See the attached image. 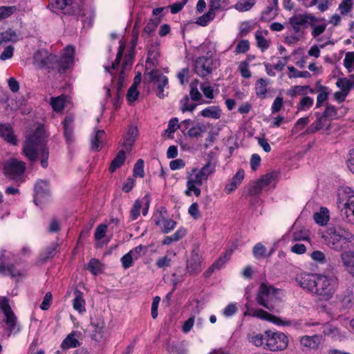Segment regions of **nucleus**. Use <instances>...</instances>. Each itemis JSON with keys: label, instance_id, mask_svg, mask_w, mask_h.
I'll use <instances>...</instances> for the list:
<instances>
[{"label": "nucleus", "instance_id": "nucleus-37", "mask_svg": "<svg viewBox=\"0 0 354 354\" xmlns=\"http://www.w3.org/2000/svg\"><path fill=\"white\" fill-rule=\"evenodd\" d=\"M350 78L353 80V82H351V80L344 77L339 78L336 82L337 86L342 91L346 92L348 95L354 86V75H351Z\"/></svg>", "mask_w": 354, "mask_h": 354}, {"label": "nucleus", "instance_id": "nucleus-34", "mask_svg": "<svg viewBox=\"0 0 354 354\" xmlns=\"http://www.w3.org/2000/svg\"><path fill=\"white\" fill-rule=\"evenodd\" d=\"M315 221L319 225H325L329 221V212L326 207H322L318 212L313 215Z\"/></svg>", "mask_w": 354, "mask_h": 354}, {"label": "nucleus", "instance_id": "nucleus-55", "mask_svg": "<svg viewBox=\"0 0 354 354\" xmlns=\"http://www.w3.org/2000/svg\"><path fill=\"white\" fill-rule=\"evenodd\" d=\"M326 119L330 118L331 120L337 119V109L329 104H327L324 111L322 113Z\"/></svg>", "mask_w": 354, "mask_h": 354}, {"label": "nucleus", "instance_id": "nucleus-28", "mask_svg": "<svg viewBox=\"0 0 354 354\" xmlns=\"http://www.w3.org/2000/svg\"><path fill=\"white\" fill-rule=\"evenodd\" d=\"M75 297L73 300V308L80 313L86 312V301L84 299V294L80 290L76 289L74 291Z\"/></svg>", "mask_w": 354, "mask_h": 354}, {"label": "nucleus", "instance_id": "nucleus-30", "mask_svg": "<svg viewBox=\"0 0 354 354\" xmlns=\"http://www.w3.org/2000/svg\"><path fill=\"white\" fill-rule=\"evenodd\" d=\"M316 120L308 127L306 132L308 133H315L321 130L326 124V118L320 113H315Z\"/></svg>", "mask_w": 354, "mask_h": 354}, {"label": "nucleus", "instance_id": "nucleus-41", "mask_svg": "<svg viewBox=\"0 0 354 354\" xmlns=\"http://www.w3.org/2000/svg\"><path fill=\"white\" fill-rule=\"evenodd\" d=\"M201 115L205 118L218 119L221 117V111L217 106H208L201 111Z\"/></svg>", "mask_w": 354, "mask_h": 354}, {"label": "nucleus", "instance_id": "nucleus-63", "mask_svg": "<svg viewBox=\"0 0 354 354\" xmlns=\"http://www.w3.org/2000/svg\"><path fill=\"white\" fill-rule=\"evenodd\" d=\"M147 250V247L140 245L133 249L131 250L129 252L136 260H138L142 255H143Z\"/></svg>", "mask_w": 354, "mask_h": 354}, {"label": "nucleus", "instance_id": "nucleus-52", "mask_svg": "<svg viewBox=\"0 0 354 354\" xmlns=\"http://www.w3.org/2000/svg\"><path fill=\"white\" fill-rule=\"evenodd\" d=\"M17 10L16 6H0V21L10 17Z\"/></svg>", "mask_w": 354, "mask_h": 354}, {"label": "nucleus", "instance_id": "nucleus-38", "mask_svg": "<svg viewBox=\"0 0 354 354\" xmlns=\"http://www.w3.org/2000/svg\"><path fill=\"white\" fill-rule=\"evenodd\" d=\"M19 37L17 32L11 28L0 31V44L3 42L18 41Z\"/></svg>", "mask_w": 354, "mask_h": 354}, {"label": "nucleus", "instance_id": "nucleus-46", "mask_svg": "<svg viewBox=\"0 0 354 354\" xmlns=\"http://www.w3.org/2000/svg\"><path fill=\"white\" fill-rule=\"evenodd\" d=\"M215 17V12L209 9L208 12L198 18L196 24L201 26H206L208 23Z\"/></svg>", "mask_w": 354, "mask_h": 354}, {"label": "nucleus", "instance_id": "nucleus-32", "mask_svg": "<svg viewBox=\"0 0 354 354\" xmlns=\"http://www.w3.org/2000/svg\"><path fill=\"white\" fill-rule=\"evenodd\" d=\"M24 271L20 269H17L14 265H7L4 263H0V274L3 276H10L12 277H19L23 274Z\"/></svg>", "mask_w": 354, "mask_h": 354}, {"label": "nucleus", "instance_id": "nucleus-25", "mask_svg": "<svg viewBox=\"0 0 354 354\" xmlns=\"http://www.w3.org/2000/svg\"><path fill=\"white\" fill-rule=\"evenodd\" d=\"M137 135L138 129L136 127L131 126L128 128L125 135L123 137L122 142V146L126 149V150H131Z\"/></svg>", "mask_w": 354, "mask_h": 354}, {"label": "nucleus", "instance_id": "nucleus-16", "mask_svg": "<svg viewBox=\"0 0 354 354\" xmlns=\"http://www.w3.org/2000/svg\"><path fill=\"white\" fill-rule=\"evenodd\" d=\"M149 81L153 82L156 85V95L160 98H163L164 88L168 84V78L158 70H152L148 73Z\"/></svg>", "mask_w": 354, "mask_h": 354}, {"label": "nucleus", "instance_id": "nucleus-9", "mask_svg": "<svg viewBox=\"0 0 354 354\" xmlns=\"http://www.w3.org/2000/svg\"><path fill=\"white\" fill-rule=\"evenodd\" d=\"M277 299L276 290L271 286L265 283L261 284L257 297L258 304L270 311L274 312V301Z\"/></svg>", "mask_w": 354, "mask_h": 354}, {"label": "nucleus", "instance_id": "nucleus-8", "mask_svg": "<svg viewBox=\"0 0 354 354\" xmlns=\"http://www.w3.org/2000/svg\"><path fill=\"white\" fill-rule=\"evenodd\" d=\"M220 60L212 57L201 56L194 62V72L202 78H205L220 66Z\"/></svg>", "mask_w": 354, "mask_h": 354}, {"label": "nucleus", "instance_id": "nucleus-19", "mask_svg": "<svg viewBox=\"0 0 354 354\" xmlns=\"http://www.w3.org/2000/svg\"><path fill=\"white\" fill-rule=\"evenodd\" d=\"M309 19L310 14L295 15L288 19L287 24L291 26L295 33H299L302 28L308 26Z\"/></svg>", "mask_w": 354, "mask_h": 354}, {"label": "nucleus", "instance_id": "nucleus-24", "mask_svg": "<svg viewBox=\"0 0 354 354\" xmlns=\"http://www.w3.org/2000/svg\"><path fill=\"white\" fill-rule=\"evenodd\" d=\"M202 257L196 252H192L190 259L187 262V269L190 274H195L201 271Z\"/></svg>", "mask_w": 354, "mask_h": 354}, {"label": "nucleus", "instance_id": "nucleus-62", "mask_svg": "<svg viewBox=\"0 0 354 354\" xmlns=\"http://www.w3.org/2000/svg\"><path fill=\"white\" fill-rule=\"evenodd\" d=\"M179 128H180V126L178 119L177 118H173L169 121L168 127L165 130V133H168L169 136H171Z\"/></svg>", "mask_w": 354, "mask_h": 354}, {"label": "nucleus", "instance_id": "nucleus-18", "mask_svg": "<svg viewBox=\"0 0 354 354\" xmlns=\"http://www.w3.org/2000/svg\"><path fill=\"white\" fill-rule=\"evenodd\" d=\"M275 176L274 173H269L263 176L250 187L249 194L252 196L260 194L265 187L271 184L274 180Z\"/></svg>", "mask_w": 354, "mask_h": 354}, {"label": "nucleus", "instance_id": "nucleus-35", "mask_svg": "<svg viewBox=\"0 0 354 354\" xmlns=\"http://www.w3.org/2000/svg\"><path fill=\"white\" fill-rule=\"evenodd\" d=\"M234 249L229 248L224 253L223 256L221 257L212 266L209 268V272H213L215 269H220L225 263L230 259Z\"/></svg>", "mask_w": 354, "mask_h": 354}, {"label": "nucleus", "instance_id": "nucleus-12", "mask_svg": "<svg viewBox=\"0 0 354 354\" xmlns=\"http://www.w3.org/2000/svg\"><path fill=\"white\" fill-rule=\"evenodd\" d=\"M57 57L45 50H39L33 56V64L39 69L55 68Z\"/></svg>", "mask_w": 354, "mask_h": 354}, {"label": "nucleus", "instance_id": "nucleus-22", "mask_svg": "<svg viewBox=\"0 0 354 354\" xmlns=\"http://www.w3.org/2000/svg\"><path fill=\"white\" fill-rule=\"evenodd\" d=\"M74 121L75 117L72 115H69L65 117L63 122L64 134L68 144H71L75 141Z\"/></svg>", "mask_w": 354, "mask_h": 354}, {"label": "nucleus", "instance_id": "nucleus-48", "mask_svg": "<svg viewBox=\"0 0 354 354\" xmlns=\"http://www.w3.org/2000/svg\"><path fill=\"white\" fill-rule=\"evenodd\" d=\"M266 248L261 243H258L253 247L252 254L257 259H263L266 257Z\"/></svg>", "mask_w": 354, "mask_h": 354}, {"label": "nucleus", "instance_id": "nucleus-64", "mask_svg": "<svg viewBox=\"0 0 354 354\" xmlns=\"http://www.w3.org/2000/svg\"><path fill=\"white\" fill-rule=\"evenodd\" d=\"M250 49V42L248 40H241L236 45L235 53L236 54L245 53Z\"/></svg>", "mask_w": 354, "mask_h": 354}, {"label": "nucleus", "instance_id": "nucleus-47", "mask_svg": "<svg viewBox=\"0 0 354 354\" xmlns=\"http://www.w3.org/2000/svg\"><path fill=\"white\" fill-rule=\"evenodd\" d=\"M308 88H309L308 86H294L287 91V95L291 97H295L297 95H304Z\"/></svg>", "mask_w": 354, "mask_h": 354}, {"label": "nucleus", "instance_id": "nucleus-54", "mask_svg": "<svg viewBox=\"0 0 354 354\" xmlns=\"http://www.w3.org/2000/svg\"><path fill=\"white\" fill-rule=\"evenodd\" d=\"M288 69L290 71V73H292L291 75H289L290 78H293V77H295H295L309 78L311 77V75L308 71H299L297 70L292 66H288Z\"/></svg>", "mask_w": 354, "mask_h": 354}, {"label": "nucleus", "instance_id": "nucleus-45", "mask_svg": "<svg viewBox=\"0 0 354 354\" xmlns=\"http://www.w3.org/2000/svg\"><path fill=\"white\" fill-rule=\"evenodd\" d=\"M318 95L317 97L316 108L321 106L322 104L325 102L329 95L328 88L324 86H320L318 88Z\"/></svg>", "mask_w": 354, "mask_h": 354}, {"label": "nucleus", "instance_id": "nucleus-40", "mask_svg": "<svg viewBox=\"0 0 354 354\" xmlns=\"http://www.w3.org/2000/svg\"><path fill=\"white\" fill-rule=\"evenodd\" d=\"M80 345L79 341L75 338L73 333H70L63 340L61 344V347L64 350H66L71 348H75Z\"/></svg>", "mask_w": 354, "mask_h": 354}, {"label": "nucleus", "instance_id": "nucleus-26", "mask_svg": "<svg viewBox=\"0 0 354 354\" xmlns=\"http://www.w3.org/2000/svg\"><path fill=\"white\" fill-rule=\"evenodd\" d=\"M244 178V171L239 169L231 179L230 182L225 185L224 191L229 194L234 191Z\"/></svg>", "mask_w": 354, "mask_h": 354}, {"label": "nucleus", "instance_id": "nucleus-57", "mask_svg": "<svg viewBox=\"0 0 354 354\" xmlns=\"http://www.w3.org/2000/svg\"><path fill=\"white\" fill-rule=\"evenodd\" d=\"M205 131V128L203 124H197L195 127L190 128L187 131V136L191 138H198Z\"/></svg>", "mask_w": 354, "mask_h": 354}, {"label": "nucleus", "instance_id": "nucleus-49", "mask_svg": "<svg viewBox=\"0 0 354 354\" xmlns=\"http://www.w3.org/2000/svg\"><path fill=\"white\" fill-rule=\"evenodd\" d=\"M161 21V18L160 17H154L149 21L147 26L145 27L144 32L148 35L153 32L158 24Z\"/></svg>", "mask_w": 354, "mask_h": 354}, {"label": "nucleus", "instance_id": "nucleus-4", "mask_svg": "<svg viewBox=\"0 0 354 354\" xmlns=\"http://www.w3.org/2000/svg\"><path fill=\"white\" fill-rule=\"evenodd\" d=\"M317 283L314 295L322 300L328 301L337 291L339 280L335 276L319 274Z\"/></svg>", "mask_w": 354, "mask_h": 354}, {"label": "nucleus", "instance_id": "nucleus-21", "mask_svg": "<svg viewBox=\"0 0 354 354\" xmlns=\"http://www.w3.org/2000/svg\"><path fill=\"white\" fill-rule=\"evenodd\" d=\"M322 336L320 335H304L300 337L299 343L304 351L317 349L322 342Z\"/></svg>", "mask_w": 354, "mask_h": 354}, {"label": "nucleus", "instance_id": "nucleus-1", "mask_svg": "<svg viewBox=\"0 0 354 354\" xmlns=\"http://www.w3.org/2000/svg\"><path fill=\"white\" fill-rule=\"evenodd\" d=\"M48 135L42 126H39L34 132L28 134L24 142L22 153L31 162H35L39 157L44 168L48 167L49 156L46 147Z\"/></svg>", "mask_w": 354, "mask_h": 354}, {"label": "nucleus", "instance_id": "nucleus-6", "mask_svg": "<svg viewBox=\"0 0 354 354\" xmlns=\"http://www.w3.org/2000/svg\"><path fill=\"white\" fill-rule=\"evenodd\" d=\"M266 334H267L266 350L278 352L284 351L288 348L289 339L285 333L268 330H266Z\"/></svg>", "mask_w": 354, "mask_h": 354}, {"label": "nucleus", "instance_id": "nucleus-60", "mask_svg": "<svg viewBox=\"0 0 354 354\" xmlns=\"http://www.w3.org/2000/svg\"><path fill=\"white\" fill-rule=\"evenodd\" d=\"M314 100L309 97V96H305L303 97L298 105V109L299 110L306 111L309 109L313 104Z\"/></svg>", "mask_w": 354, "mask_h": 354}, {"label": "nucleus", "instance_id": "nucleus-39", "mask_svg": "<svg viewBox=\"0 0 354 354\" xmlns=\"http://www.w3.org/2000/svg\"><path fill=\"white\" fill-rule=\"evenodd\" d=\"M126 155L124 150H120L115 158L112 160L110 165L111 172H114L118 168L120 167L124 162Z\"/></svg>", "mask_w": 354, "mask_h": 354}, {"label": "nucleus", "instance_id": "nucleus-11", "mask_svg": "<svg viewBox=\"0 0 354 354\" xmlns=\"http://www.w3.org/2000/svg\"><path fill=\"white\" fill-rule=\"evenodd\" d=\"M26 169V163L15 158L8 160L3 166L4 174L15 180H21Z\"/></svg>", "mask_w": 354, "mask_h": 354}, {"label": "nucleus", "instance_id": "nucleus-23", "mask_svg": "<svg viewBox=\"0 0 354 354\" xmlns=\"http://www.w3.org/2000/svg\"><path fill=\"white\" fill-rule=\"evenodd\" d=\"M340 259L345 270L354 277V250H344L340 254Z\"/></svg>", "mask_w": 354, "mask_h": 354}, {"label": "nucleus", "instance_id": "nucleus-36", "mask_svg": "<svg viewBox=\"0 0 354 354\" xmlns=\"http://www.w3.org/2000/svg\"><path fill=\"white\" fill-rule=\"evenodd\" d=\"M0 137L8 142L15 145L17 140L10 126L0 125Z\"/></svg>", "mask_w": 354, "mask_h": 354}, {"label": "nucleus", "instance_id": "nucleus-43", "mask_svg": "<svg viewBox=\"0 0 354 354\" xmlns=\"http://www.w3.org/2000/svg\"><path fill=\"white\" fill-rule=\"evenodd\" d=\"M180 111L183 113L186 111L192 112L196 107L197 104L192 102L188 95H185L180 101Z\"/></svg>", "mask_w": 354, "mask_h": 354}, {"label": "nucleus", "instance_id": "nucleus-58", "mask_svg": "<svg viewBox=\"0 0 354 354\" xmlns=\"http://www.w3.org/2000/svg\"><path fill=\"white\" fill-rule=\"evenodd\" d=\"M344 65L349 73L354 71V52H348L346 54Z\"/></svg>", "mask_w": 354, "mask_h": 354}, {"label": "nucleus", "instance_id": "nucleus-27", "mask_svg": "<svg viewBox=\"0 0 354 354\" xmlns=\"http://www.w3.org/2000/svg\"><path fill=\"white\" fill-rule=\"evenodd\" d=\"M270 84L269 80L260 78L255 83L254 90L257 96L261 99H265L267 97L268 86Z\"/></svg>", "mask_w": 354, "mask_h": 354}, {"label": "nucleus", "instance_id": "nucleus-3", "mask_svg": "<svg viewBox=\"0 0 354 354\" xmlns=\"http://www.w3.org/2000/svg\"><path fill=\"white\" fill-rule=\"evenodd\" d=\"M337 203L344 220L354 225V190L349 187L339 189Z\"/></svg>", "mask_w": 354, "mask_h": 354}, {"label": "nucleus", "instance_id": "nucleus-20", "mask_svg": "<svg viewBox=\"0 0 354 354\" xmlns=\"http://www.w3.org/2000/svg\"><path fill=\"white\" fill-rule=\"evenodd\" d=\"M153 218L155 225L160 227L161 231L165 234L170 232L176 225V223L174 220L165 218L161 212L154 214Z\"/></svg>", "mask_w": 354, "mask_h": 354}, {"label": "nucleus", "instance_id": "nucleus-61", "mask_svg": "<svg viewBox=\"0 0 354 354\" xmlns=\"http://www.w3.org/2000/svg\"><path fill=\"white\" fill-rule=\"evenodd\" d=\"M215 171V167L210 162H207L198 171L206 178L207 180L209 176L213 174Z\"/></svg>", "mask_w": 354, "mask_h": 354}, {"label": "nucleus", "instance_id": "nucleus-31", "mask_svg": "<svg viewBox=\"0 0 354 354\" xmlns=\"http://www.w3.org/2000/svg\"><path fill=\"white\" fill-rule=\"evenodd\" d=\"M248 339L250 343L257 347L263 346L266 349V344L267 340V334L266 331L263 334L252 333L248 335Z\"/></svg>", "mask_w": 354, "mask_h": 354}, {"label": "nucleus", "instance_id": "nucleus-50", "mask_svg": "<svg viewBox=\"0 0 354 354\" xmlns=\"http://www.w3.org/2000/svg\"><path fill=\"white\" fill-rule=\"evenodd\" d=\"M73 64V60L62 55L60 59H57V62L55 64V68H57L59 71H61V70L64 71L70 68Z\"/></svg>", "mask_w": 354, "mask_h": 354}, {"label": "nucleus", "instance_id": "nucleus-29", "mask_svg": "<svg viewBox=\"0 0 354 354\" xmlns=\"http://www.w3.org/2000/svg\"><path fill=\"white\" fill-rule=\"evenodd\" d=\"M35 202L37 205L38 202H41V198L48 194V189L46 181L40 180L37 182L35 186Z\"/></svg>", "mask_w": 354, "mask_h": 354}, {"label": "nucleus", "instance_id": "nucleus-17", "mask_svg": "<svg viewBox=\"0 0 354 354\" xmlns=\"http://www.w3.org/2000/svg\"><path fill=\"white\" fill-rule=\"evenodd\" d=\"M91 326L93 328L91 338L95 342H100L104 338L105 323L100 315H94L91 317Z\"/></svg>", "mask_w": 354, "mask_h": 354}, {"label": "nucleus", "instance_id": "nucleus-42", "mask_svg": "<svg viewBox=\"0 0 354 354\" xmlns=\"http://www.w3.org/2000/svg\"><path fill=\"white\" fill-rule=\"evenodd\" d=\"M255 3V0H239L234 6V8L239 12H246L250 10Z\"/></svg>", "mask_w": 354, "mask_h": 354}, {"label": "nucleus", "instance_id": "nucleus-10", "mask_svg": "<svg viewBox=\"0 0 354 354\" xmlns=\"http://www.w3.org/2000/svg\"><path fill=\"white\" fill-rule=\"evenodd\" d=\"M187 189L185 191V194L190 196L193 192L196 196H199L201 195V189L198 187L207 181L206 178L198 171V169L196 168L192 169L187 174Z\"/></svg>", "mask_w": 354, "mask_h": 354}, {"label": "nucleus", "instance_id": "nucleus-33", "mask_svg": "<svg viewBox=\"0 0 354 354\" xmlns=\"http://www.w3.org/2000/svg\"><path fill=\"white\" fill-rule=\"evenodd\" d=\"M105 137V132L103 130H98L91 140V149L98 151L102 147V142Z\"/></svg>", "mask_w": 354, "mask_h": 354}, {"label": "nucleus", "instance_id": "nucleus-44", "mask_svg": "<svg viewBox=\"0 0 354 354\" xmlns=\"http://www.w3.org/2000/svg\"><path fill=\"white\" fill-rule=\"evenodd\" d=\"M66 102V97L64 95H60L55 97H51L50 104L55 111L59 112L64 109Z\"/></svg>", "mask_w": 354, "mask_h": 354}, {"label": "nucleus", "instance_id": "nucleus-51", "mask_svg": "<svg viewBox=\"0 0 354 354\" xmlns=\"http://www.w3.org/2000/svg\"><path fill=\"white\" fill-rule=\"evenodd\" d=\"M255 39L257 41V47L262 51H265L269 47L268 41L262 35V33L257 31L255 34Z\"/></svg>", "mask_w": 354, "mask_h": 354}, {"label": "nucleus", "instance_id": "nucleus-56", "mask_svg": "<svg viewBox=\"0 0 354 354\" xmlns=\"http://www.w3.org/2000/svg\"><path fill=\"white\" fill-rule=\"evenodd\" d=\"M88 269L93 274L97 275L101 272L102 264L99 260L92 259L88 264Z\"/></svg>", "mask_w": 354, "mask_h": 354}, {"label": "nucleus", "instance_id": "nucleus-13", "mask_svg": "<svg viewBox=\"0 0 354 354\" xmlns=\"http://www.w3.org/2000/svg\"><path fill=\"white\" fill-rule=\"evenodd\" d=\"M247 310L244 313L245 315H250L258 317L261 319L266 320L274 323L278 326H290L291 322L289 320H282L281 318L272 315L262 309L250 308L245 306Z\"/></svg>", "mask_w": 354, "mask_h": 354}, {"label": "nucleus", "instance_id": "nucleus-5", "mask_svg": "<svg viewBox=\"0 0 354 354\" xmlns=\"http://www.w3.org/2000/svg\"><path fill=\"white\" fill-rule=\"evenodd\" d=\"M73 4V1L72 0H51L50 6L54 11L62 10L67 6H72L70 8L71 10L68 13L81 17L83 22L90 19L93 16V12L89 8H85L84 6Z\"/></svg>", "mask_w": 354, "mask_h": 354}, {"label": "nucleus", "instance_id": "nucleus-7", "mask_svg": "<svg viewBox=\"0 0 354 354\" xmlns=\"http://www.w3.org/2000/svg\"><path fill=\"white\" fill-rule=\"evenodd\" d=\"M123 51L124 47L122 46H120L117 53L116 58L115 61L112 63L111 66H104V69L106 70V71L111 75L112 80H117L118 91L122 87L123 81L127 77L126 71L130 68V66H129L128 62L126 60L122 63L120 73L118 74L113 73V71H115L119 66L120 59L123 55Z\"/></svg>", "mask_w": 354, "mask_h": 354}, {"label": "nucleus", "instance_id": "nucleus-59", "mask_svg": "<svg viewBox=\"0 0 354 354\" xmlns=\"http://www.w3.org/2000/svg\"><path fill=\"white\" fill-rule=\"evenodd\" d=\"M277 10L274 6H268L264 11L262 12L261 19L264 21H268L272 19L277 15Z\"/></svg>", "mask_w": 354, "mask_h": 354}, {"label": "nucleus", "instance_id": "nucleus-14", "mask_svg": "<svg viewBox=\"0 0 354 354\" xmlns=\"http://www.w3.org/2000/svg\"><path fill=\"white\" fill-rule=\"evenodd\" d=\"M308 26L311 28V36L320 42L322 38L320 35L323 34L328 26V22L326 19L323 17H316L312 14H310V19Z\"/></svg>", "mask_w": 354, "mask_h": 354}, {"label": "nucleus", "instance_id": "nucleus-53", "mask_svg": "<svg viewBox=\"0 0 354 354\" xmlns=\"http://www.w3.org/2000/svg\"><path fill=\"white\" fill-rule=\"evenodd\" d=\"M230 3L229 0H211L209 3V9L213 12L216 10L224 9Z\"/></svg>", "mask_w": 354, "mask_h": 354}, {"label": "nucleus", "instance_id": "nucleus-2", "mask_svg": "<svg viewBox=\"0 0 354 354\" xmlns=\"http://www.w3.org/2000/svg\"><path fill=\"white\" fill-rule=\"evenodd\" d=\"M322 238L326 245L335 252H341L349 247H354V234L341 225H329Z\"/></svg>", "mask_w": 354, "mask_h": 354}, {"label": "nucleus", "instance_id": "nucleus-15", "mask_svg": "<svg viewBox=\"0 0 354 354\" xmlns=\"http://www.w3.org/2000/svg\"><path fill=\"white\" fill-rule=\"evenodd\" d=\"M319 274L307 272L301 273L297 276L296 281L303 289L314 295Z\"/></svg>", "mask_w": 354, "mask_h": 354}]
</instances>
